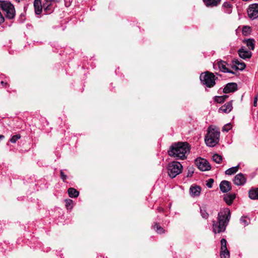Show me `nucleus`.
<instances>
[{"label": "nucleus", "mask_w": 258, "mask_h": 258, "mask_svg": "<svg viewBox=\"0 0 258 258\" xmlns=\"http://www.w3.org/2000/svg\"><path fill=\"white\" fill-rule=\"evenodd\" d=\"M66 207L68 210H71L74 205L73 201L71 199H66L64 201Z\"/></svg>", "instance_id": "a878e982"}, {"label": "nucleus", "mask_w": 258, "mask_h": 258, "mask_svg": "<svg viewBox=\"0 0 258 258\" xmlns=\"http://www.w3.org/2000/svg\"><path fill=\"white\" fill-rule=\"evenodd\" d=\"M44 2L43 4V7L46 12H50L51 11L50 7L52 3H56L59 1V0H44Z\"/></svg>", "instance_id": "f3484780"}, {"label": "nucleus", "mask_w": 258, "mask_h": 258, "mask_svg": "<svg viewBox=\"0 0 258 258\" xmlns=\"http://www.w3.org/2000/svg\"><path fill=\"white\" fill-rule=\"evenodd\" d=\"M230 218V211L228 208L221 211L218 216V222H213V230L215 233L224 231Z\"/></svg>", "instance_id": "f03ea898"}, {"label": "nucleus", "mask_w": 258, "mask_h": 258, "mask_svg": "<svg viewBox=\"0 0 258 258\" xmlns=\"http://www.w3.org/2000/svg\"><path fill=\"white\" fill-rule=\"evenodd\" d=\"M223 7L227 8H231V5L229 2H224L223 4Z\"/></svg>", "instance_id": "4c0bfd02"}, {"label": "nucleus", "mask_w": 258, "mask_h": 258, "mask_svg": "<svg viewBox=\"0 0 258 258\" xmlns=\"http://www.w3.org/2000/svg\"><path fill=\"white\" fill-rule=\"evenodd\" d=\"M247 13L248 17L254 20L258 18V4H252L249 6Z\"/></svg>", "instance_id": "6e6552de"}, {"label": "nucleus", "mask_w": 258, "mask_h": 258, "mask_svg": "<svg viewBox=\"0 0 258 258\" xmlns=\"http://www.w3.org/2000/svg\"><path fill=\"white\" fill-rule=\"evenodd\" d=\"M246 181V177L243 174L241 173L237 174L233 179L234 183L237 185H243Z\"/></svg>", "instance_id": "1a4fd4ad"}, {"label": "nucleus", "mask_w": 258, "mask_h": 258, "mask_svg": "<svg viewBox=\"0 0 258 258\" xmlns=\"http://www.w3.org/2000/svg\"><path fill=\"white\" fill-rule=\"evenodd\" d=\"M21 138V136L19 134H17L16 135L13 136L11 139H10V141L12 143H15L17 141Z\"/></svg>", "instance_id": "7c9ffc66"}, {"label": "nucleus", "mask_w": 258, "mask_h": 258, "mask_svg": "<svg viewBox=\"0 0 258 258\" xmlns=\"http://www.w3.org/2000/svg\"><path fill=\"white\" fill-rule=\"evenodd\" d=\"M226 244H227V241L226 240V239L223 238L221 239V250H226L227 249V246H226Z\"/></svg>", "instance_id": "2f4dec72"}, {"label": "nucleus", "mask_w": 258, "mask_h": 258, "mask_svg": "<svg viewBox=\"0 0 258 258\" xmlns=\"http://www.w3.org/2000/svg\"><path fill=\"white\" fill-rule=\"evenodd\" d=\"M5 138L4 136L0 135V140H2Z\"/></svg>", "instance_id": "37998d69"}, {"label": "nucleus", "mask_w": 258, "mask_h": 258, "mask_svg": "<svg viewBox=\"0 0 258 258\" xmlns=\"http://www.w3.org/2000/svg\"><path fill=\"white\" fill-rule=\"evenodd\" d=\"M159 210L162 211V209L161 208H159Z\"/></svg>", "instance_id": "c03bdc74"}, {"label": "nucleus", "mask_w": 258, "mask_h": 258, "mask_svg": "<svg viewBox=\"0 0 258 258\" xmlns=\"http://www.w3.org/2000/svg\"><path fill=\"white\" fill-rule=\"evenodd\" d=\"M219 137L220 132L217 129L209 127L205 139L206 145L209 147L215 146L219 142Z\"/></svg>", "instance_id": "7ed1b4c3"}, {"label": "nucleus", "mask_w": 258, "mask_h": 258, "mask_svg": "<svg viewBox=\"0 0 258 258\" xmlns=\"http://www.w3.org/2000/svg\"><path fill=\"white\" fill-rule=\"evenodd\" d=\"M245 64L237 59H234L232 60V68L235 70L243 71L245 68Z\"/></svg>", "instance_id": "9d476101"}, {"label": "nucleus", "mask_w": 258, "mask_h": 258, "mask_svg": "<svg viewBox=\"0 0 258 258\" xmlns=\"http://www.w3.org/2000/svg\"><path fill=\"white\" fill-rule=\"evenodd\" d=\"M221 97H223V98H224V101L228 97V96L227 95H223V96H221Z\"/></svg>", "instance_id": "a19ab883"}, {"label": "nucleus", "mask_w": 258, "mask_h": 258, "mask_svg": "<svg viewBox=\"0 0 258 258\" xmlns=\"http://www.w3.org/2000/svg\"><path fill=\"white\" fill-rule=\"evenodd\" d=\"M220 257L221 258H229L230 253L228 249H226L225 250H221Z\"/></svg>", "instance_id": "cd10ccee"}, {"label": "nucleus", "mask_w": 258, "mask_h": 258, "mask_svg": "<svg viewBox=\"0 0 258 258\" xmlns=\"http://www.w3.org/2000/svg\"><path fill=\"white\" fill-rule=\"evenodd\" d=\"M250 31V27L248 26H244L242 29L243 33H247Z\"/></svg>", "instance_id": "58836bf2"}, {"label": "nucleus", "mask_w": 258, "mask_h": 258, "mask_svg": "<svg viewBox=\"0 0 258 258\" xmlns=\"http://www.w3.org/2000/svg\"><path fill=\"white\" fill-rule=\"evenodd\" d=\"M257 99H258V96L257 95H256L254 98V101H253V106L254 107H256L257 106Z\"/></svg>", "instance_id": "ea45409f"}, {"label": "nucleus", "mask_w": 258, "mask_h": 258, "mask_svg": "<svg viewBox=\"0 0 258 258\" xmlns=\"http://www.w3.org/2000/svg\"><path fill=\"white\" fill-rule=\"evenodd\" d=\"M60 178L62 180L63 182H66L67 179H68V177L67 175L65 174L63 171L62 170H60Z\"/></svg>", "instance_id": "473e14b6"}, {"label": "nucleus", "mask_w": 258, "mask_h": 258, "mask_svg": "<svg viewBox=\"0 0 258 258\" xmlns=\"http://www.w3.org/2000/svg\"><path fill=\"white\" fill-rule=\"evenodd\" d=\"M195 163L198 168L201 171H208L211 168L209 162L205 159H197L195 161Z\"/></svg>", "instance_id": "0eeeda50"}, {"label": "nucleus", "mask_w": 258, "mask_h": 258, "mask_svg": "<svg viewBox=\"0 0 258 258\" xmlns=\"http://www.w3.org/2000/svg\"><path fill=\"white\" fill-rule=\"evenodd\" d=\"M247 46L249 49L253 50L254 48V41L253 39H248L245 41Z\"/></svg>", "instance_id": "393cba45"}, {"label": "nucleus", "mask_w": 258, "mask_h": 258, "mask_svg": "<svg viewBox=\"0 0 258 258\" xmlns=\"http://www.w3.org/2000/svg\"><path fill=\"white\" fill-rule=\"evenodd\" d=\"M240 221L244 227L248 225L249 224L248 219L246 217H242L240 219Z\"/></svg>", "instance_id": "c85d7f7f"}, {"label": "nucleus", "mask_w": 258, "mask_h": 258, "mask_svg": "<svg viewBox=\"0 0 258 258\" xmlns=\"http://www.w3.org/2000/svg\"><path fill=\"white\" fill-rule=\"evenodd\" d=\"M190 147L186 142H178L173 144L168 151V155L177 160H184L186 158L189 152Z\"/></svg>", "instance_id": "f257e3e1"}, {"label": "nucleus", "mask_w": 258, "mask_h": 258, "mask_svg": "<svg viewBox=\"0 0 258 258\" xmlns=\"http://www.w3.org/2000/svg\"><path fill=\"white\" fill-rule=\"evenodd\" d=\"M227 63L224 61H222V60H220V61H219L218 62H217V66L218 67V68L219 69V70L223 72H224V73H231V74H234V72L230 70H229L226 66H227Z\"/></svg>", "instance_id": "ddd939ff"}, {"label": "nucleus", "mask_w": 258, "mask_h": 258, "mask_svg": "<svg viewBox=\"0 0 258 258\" xmlns=\"http://www.w3.org/2000/svg\"><path fill=\"white\" fill-rule=\"evenodd\" d=\"M34 7L35 9V12L36 15H39L42 12L43 5H41L40 0H34Z\"/></svg>", "instance_id": "dca6fc26"}, {"label": "nucleus", "mask_w": 258, "mask_h": 258, "mask_svg": "<svg viewBox=\"0 0 258 258\" xmlns=\"http://www.w3.org/2000/svg\"><path fill=\"white\" fill-rule=\"evenodd\" d=\"M231 128V125L230 123H227L225 124L222 128L223 131L228 132Z\"/></svg>", "instance_id": "f704fd0d"}, {"label": "nucleus", "mask_w": 258, "mask_h": 258, "mask_svg": "<svg viewBox=\"0 0 258 258\" xmlns=\"http://www.w3.org/2000/svg\"><path fill=\"white\" fill-rule=\"evenodd\" d=\"M238 53L239 56L243 59L249 58L251 56V52L243 48H241L238 50Z\"/></svg>", "instance_id": "4468645a"}, {"label": "nucleus", "mask_w": 258, "mask_h": 258, "mask_svg": "<svg viewBox=\"0 0 258 258\" xmlns=\"http://www.w3.org/2000/svg\"><path fill=\"white\" fill-rule=\"evenodd\" d=\"M237 89V85L235 83H228L224 88L223 89V92L224 93H229L231 92H234Z\"/></svg>", "instance_id": "9b49d317"}, {"label": "nucleus", "mask_w": 258, "mask_h": 258, "mask_svg": "<svg viewBox=\"0 0 258 258\" xmlns=\"http://www.w3.org/2000/svg\"><path fill=\"white\" fill-rule=\"evenodd\" d=\"M215 101L219 103H222L224 102V98L221 96H216L215 98Z\"/></svg>", "instance_id": "72a5a7b5"}, {"label": "nucleus", "mask_w": 258, "mask_h": 258, "mask_svg": "<svg viewBox=\"0 0 258 258\" xmlns=\"http://www.w3.org/2000/svg\"><path fill=\"white\" fill-rule=\"evenodd\" d=\"M249 197L251 200H258V187L249 190Z\"/></svg>", "instance_id": "aec40b11"}, {"label": "nucleus", "mask_w": 258, "mask_h": 258, "mask_svg": "<svg viewBox=\"0 0 258 258\" xmlns=\"http://www.w3.org/2000/svg\"><path fill=\"white\" fill-rule=\"evenodd\" d=\"M239 168V166L237 165L236 166L231 167L227 170H226L225 172V174L227 175H231L232 174H235L236 173Z\"/></svg>", "instance_id": "5701e85b"}, {"label": "nucleus", "mask_w": 258, "mask_h": 258, "mask_svg": "<svg viewBox=\"0 0 258 258\" xmlns=\"http://www.w3.org/2000/svg\"><path fill=\"white\" fill-rule=\"evenodd\" d=\"M200 212H201V215L203 217V218L207 219L208 217L209 214L206 212V211L204 208H203V207L200 208Z\"/></svg>", "instance_id": "c756f323"}, {"label": "nucleus", "mask_w": 258, "mask_h": 258, "mask_svg": "<svg viewBox=\"0 0 258 258\" xmlns=\"http://www.w3.org/2000/svg\"><path fill=\"white\" fill-rule=\"evenodd\" d=\"M235 198V194H226L224 197V201L228 205H230L233 203V200Z\"/></svg>", "instance_id": "6ab92c4d"}, {"label": "nucleus", "mask_w": 258, "mask_h": 258, "mask_svg": "<svg viewBox=\"0 0 258 258\" xmlns=\"http://www.w3.org/2000/svg\"><path fill=\"white\" fill-rule=\"evenodd\" d=\"M213 160L217 163H220L222 161V157L217 154H214L213 156Z\"/></svg>", "instance_id": "bb28decb"}, {"label": "nucleus", "mask_w": 258, "mask_h": 258, "mask_svg": "<svg viewBox=\"0 0 258 258\" xmlns=\"http://www.w3.org/2000/svg\"><path fill=\"white\" fill-rule=\"evenodd\" d=\"M0 7L7 19H13L15 18V9L14 5L10 2L0 1Z\"/></svg>", "instance_id": "20e7f679"}, {"label": "nucleus", "mask_w": 258, "mask_h": 258, "mask_svg": "<svg viewBox=\"0 0 258 258\" xmlns=\"http://www.w3.org/2000/svg\"><path fill=\"white\" fill-rule=\"evenodd\" d=\"M221 0H203V2L205 4L207 7H216L220 3Z\"/></svg>", "instance_id": "412c9836"}, {"label": "nucleus", "mask_w": 258, "mask_h": 258, "mask_svg": "<svg viewBox=\"0 0 258 258\" xmlns=\"http://www.w3.org/2000/svg\"><path fill=\"white\" fill-rule=\"evenodd\" d=\"M68 192L70 197L72 198H77L79 195V191L73 187H70L68 189Z\"/></svg>", "instance_id": "4be33fe9"}, {"label": "nucleus", "mask_w": 258, "mask_h": 258, "mask_svg": "<svg viewBox=\"0 0 258 258\" xmlns=\"http://www.w3.org/2000/svg\"><path fill=\"white\" fill-rule=\"evenodd\" d=\"M193 173H194L193 168L192 167H190L188 169L187 176L191 177Z\"/></svg>", "instance_id": "e433bc0d"}, {"label": "nucleus", "mask_w": 258, "mask_h": 258, "mask_svg": "<svg viewBox=\"0 0 258 258\" xmlns=\"http://www.w3.org/2000/svg\"><path fill=\"white\" fill-rule=\"evenodd\" d=\"M216 78L213 73L208 71L202 73L200 77L202 83L209 88L213 87L215 85Z\"/></svg>", "instance_id": "39448f33"}, {"label": "nucleus", "mask_w": 258, "mask_h": 258, "mask_svg": "<svg viewBox=\"0 0 258 258\" xmlns=\"http://www.w3.org/2000/svg\"><path fill=\"white\" fill-rule=\"evenodd\" d=\"M190 191L192 196H199L201 193V187L199 186H191Z\"/></svg>", "instance_id": "a211bd4d"}, {"label": "nucleus", "mask_w": 258, "mask_h": 258, "mask_svg": "<svg viewBox=\"0 0 258 258\" xmlns=\"http://www.w3.org/2000/svg\"><path fill=\"white\" fill-rule=\"evenodd\" d=\"M182 168V166L180 162L177 161L170 162L168 164L167 167L168 175L171 178H174L181 173Z\"/></svg>", "instance_id": "423d86ee"}, {"label": "nucleus", "mask_w": 258, "mask_h": 258, "mask_svg": "<svg viewBox=\"0 0 258 258\" xmlns=\"http://www.w3.org/2000/svg\"><path fill=\"white\" fill-rule=\"evenodd\" d=\"M153 229L159 234L164 233V230L161 227L159 224L156 223L153 226Z\"/></svg>", "instance_id": "b1692460"}, {"label": "nucleus", "mask_w": 258, "mask_h": 258, "mask_svg": "<svg viewBox=\"0 0 258 258\" xmlns=\"http://www.w3.org/2000/svg\"><path fill=\"white\" fill-rule=\"evenodd\" d=\"M1 84L2 85H6L7 84V83H5V82H4V81H2V82H1Z\"/></svg>", "instance_id": "79ce46f5"}, {"label": "nucleus", "mask_w": 258, "mask_h": 258, "mask_svg": "<svg viewBox=\"0 0 258 258\" xmlns=\"http://www.w3.org/2000/svg\"><path fill=\"white\" fill-rule=\"evenodd\" d=\"M220 188L223 192H227L231 189V183L227 180H223L220 184Z\"/></svg>", "instance_id": "f8f14e48"}, {"label": "nucleus", "mask_w": 258, "mask_h": 258, "mask_svg": "<svg viewBox=\"0 0 258 258\" xmlns=\"http://www.w3.org/2000/svg\"><path fill=\"white\" fill-rule=\"evenodd\" d=\"M232 101H231L223 105L219 110L223 112L228 113L232 110Z\"/></svg>", "instance_id": "2eb2a0df"}, {"label": "nucleus", "mask_w": 258, "mask_h": 258, "mask_svg": "<svg viewBox=\"0 0 258 258\" xmlns=\"http://www.w3.org/2000/svg\"><path fill=\"white\" fill-rule=\"evenodd\" d=\"M214 183V179L212 178H210L206 183L207 186L209 188H211L212 187L213 184Z\"/></svg>", "instance_id": "c9c22d12"}]
</instances>
